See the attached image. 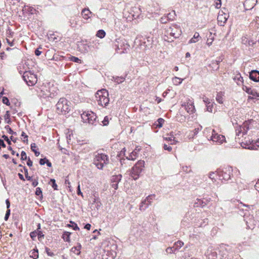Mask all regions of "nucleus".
<instances>
[{"instance_id":"f257e3e1","label":"nucleus","mask_w":259,"mask_h":259,"mask_svg":"<svg viewBox=\"0 0 259 259\" xmlns=\"http://www.w3.org/2000/svg\"><path fill=\"white\" fill-rule=\"evenodd\" d=\"M181 34L182 30L180 27L177 24H174L165 30L163 39L165 41L171 42L174 38H178Z\"/></svg>"},{"instance_id":"f03ea898","label":"nucleus","mask_w":259,"mask_h":259,"mask_svg":"<svg viewBox=\"0 0 259 259\" xmlns=\"http://www.w3.org/2000/svg\"><path fill=\"white\" fill-rule=\"evenodd\" d=\"M70 102L66 99L61 98L56 104L57 112L59 114L65 115L70 110Z\"/></svg>"},{"instance_id":"7ed1b4c3","label":"nucleus","mask_w":259,"mask_h":259,"mask_svg":"<svg viewBox=\"0 0 259 259\" xmlns=\"http://www.w3.org/2000/svg\"><path fill=\"white\" fill-rule=\"evenodd\" d=\"M109 94L106 89H102L97 92L95 95L96 99L99 105L107 106L109 102Z\"/></svg>"},{"instance_id":"20e7f679","label":"nucleus","mask_w":259,"mask_h":259,"mask_svg":"<svg viewBox=\"0 0 259 259\" xmlns=\"http://www.w3.org/2000/svg\"><path fill=\"white\" fill-rule=\"evenodd\" d=\"M145 161L144 160L138 161L132 167L130 176L135 180L139 179L141 173L144 169Z\"/></svg>"},{"instance_id":"39448f33","label":"nucleus","mask_w":259,"mask_h":259,"mask_svg":"<svg viewBox=\"0 0 259 259\" xmlns=\"http://www.w3.org/2000/svg\"><path fill=\"white\" fill-rule=\"evenodd\" d=\"M93 163L98 169H102L109 163L108 156L105 154L97 153L95 155Z\"/></svg>"},{"instance_id":"423d86ee","label":"nucleus","mask_w":259,"mask_h":259,"mask_svg":"<svg viewBox=\"0 0 259 259\" xmlns=\"http://www.w3.org/2000/svg\"><path fill=\"white\" fill-rule=\"evenodd\" d=\"M115 46L117 53H127L130 50V45L124 39H116L115 42Z\"/></svg>"},{"instance_id":"0eeeda50","label":"nucleus","mask_w":259,"mask_h":259,"mask_svg":"<svg viewBox=\"0 0 259 259\" xmlns=\"http://www.w3.org/2000/svg\"><path fill=\"white\" fill-rule=\"evenodd\" d=\"M81 118L84 122L90 124H94L96 121L97 116L95 113L91 111L83 112L81 115Z\"/></svg>"},{"instance_id":"6e6552de","label":"nucleus","mask_w":259,"mask_h":259,"mask_svg":"<svg viewBox=\"0 0 259 259\" xmlns=\"http://www.w3.org/2000/svg\"><path fill=\"white\" fill-rule=\"evenodd\" d=\"M23 78L29 86L34 85L37 81L36 75L30 71H25L23 73Z\"/></svg>"},{"instance_id":"1a4fd4ad","label":"nucleus","mask_w":259,"mask_h":259,"mask_svg":"<svg viewBox=\"0 0 259 259\" xmlns=\"http://www.w3.org/2000/svg\"><path fill=\"white\" fill-rule=\"evenodd\" d=\"M155 197V195H150L144 200H142L140 204V210L144 211L148 208V207L152 204V201L154 199Z\"/></svg>"},{"instance_id":"9d476101","label":"nucleus","mask_w":259,"mask_h":259,"mask_svg":"<svg viewBox=\"0 0 259 259\" xmlns=\"http://www.w3.org/2000/svg\"><path fill=\"white\" fill-rule=\"evenodd\" d=\"M250 121H245L241 125H239L236 127V133L237 136H239L240 134L242 133L243 135L246 134L247 131L250 128Z\"/></svg>"},{"instance_id":"9b49d317","label":"nucleus","mask_w":259,"mask_h":259,"mask_svg":"<svg viewBox=\"0 0 259 259\" xmlns=\"http://www.w3.org/2000/svg\"><path fill=\"white\" fill-rule=\"evenodd\" d=\"M37 93L40 97L43 98H47L49 97L53 98L55 96L54 94L50 93V91L46 86L42 87L41 88L39 89L37 91Z\"/></svg>"},{"instance_id":"f8f14e48","label":"nucleus","mask_w":259,"mask_h":259,"mask_svg":"<svg viewBox=\"0 0 259 259\" xmlns=\"http://www.w3.org/2000/svg\"><path fill=\"white\" fill-rule=\"evenodd\" d=\"M232 171V167H228L224 169V170L220 172L219 174V178L221 180L227 181L231 178V173Z\"/></svg>"},{"instance_id":"ddd939ff","label":"nucleus","mask_w":259,"mask_h":259,"mask_svg":"<svg viewBox=\"0 0 259 259\" xmlns=\"http://www.w3.org/2000/svg\"><path fill=\"white\" fill-rule=\"evenodd\" d=\"M210 138V140L212 142L217 143L219 144H222L226 141L225 136L222 135H219L214 130H213L212 131L211 136Z\"/></svg>"},{"instance_id":"4468645a","label":"nucleus","mask_w":259,"mask_h":259,"mask_svg":"<svg viewBox=\"0 0 259 259\" xmlns=\"http://www.w3.org/2000/svg\"><path fill=\"white\" fill-rule=\"evenodd\" d=\"M229 18L228 14L221 10L219 12L217 18L218 24L221 26H224Z\"/></svg>"},{"instance_id":"2eb2a0df","label":"nucleus","mask_w":259,"mask_h":259,"mask_svg":"<svg viewBox=\"0 0 259 259\" xmlns=\"http://www.w3.org/2000/svg\"><path fill=\"white\" fill-rule=\"evenodd\" d=\"M182 106L184 107L187 112L190 114L194 113L195 111L194 103L190 99H188L186 102H184L182 104Z\"/></svg>"},{"instance_id":"dca6fc26","label":"nucleus","mask_w":259,"mask_h":259,"mask_svg":"<svg viewBox=\"0 0 259 259\" xmlns=\"http://www.w3.org/2000/svg\"><path fill=\"white\" fill-rule=\"evenodd\" d=\"M257 0H245L243 5L246 10L252 9L256 5Z\"/></svg>"},{"instance_id":"f3484780","label":"nucleus","mask_w":259,"mask_h":259,"mask_svg":"<svg viewBox=\"0 0 259 259\" xmlns=\"http://www.w3.org/2000/svg\"><path fill=\"white\" fill-rule=\"evenodd\" d=\"M242 89L247 94L252 95L253 96L252 98L255 97H259V93H257L254 89L246 85H243ZM249 98L251 99V98L249 97Z\"/></svg>"},{"instance_id":"a211bd4d","label":"nucleus","mask_w":259,"mask_h":259,"mask_svg":"<svg viewBox=\"0 0 259 259\" xmlns=\"http://www.w3.org/2000/svg\"><path fill=\"white\" fill-rule=\"evenodd\" d=\"M233 79L236 82L237 85L242 87L243 85H244L243 84V78L242 77L240 73L237 72L236 74H235L233 77Z\"/></svg>"},{"instance_id":"6ab92c4d","label":"nucleus","mask_w":259,"mask_h":259,"mask_svg":"<svg viewBox=\"0 0 259 259\" xmlns=\"http://www.w3.org/2000/svg\"><path fill=\"white\" fill-rule=\"evenodd\" d=\"M207 259H218L216 251L212 248L208 249L206 253Z\"/></svg>"},{"instance_id":"aec40b11","label":"nucleus","mask_w":259,"mask_h":259,"mask_svg":"<svg viewBox=\"0 0 259 259\" xmlns=\"http://www.w3.org/2000/svg\"><path fill=\"white\" fill-rule=\"evenodd\" d=\"M249 78L254 81H259V71L255 70H252L250 72Z\"/></svg>"},{"instance_id":"412c9836","label":"nucleus","mask_w":259,"mask_h":259,"mask_svg":"<svg viewBox=\"0 0 259 259\" xmlns=\"http://www.w3.org/2000/svg\"><path fill=\"white\" fill-rule=\"evenodd\" d=\"M244 221H245L246 225L249 229H251L255 225V221L253 218L252 215L250 216L248 219H247L246 215H245Z\"/></svg>"},{"instance_id":"4be33fe9","label":"nucleus","mask_w":259,"mask_h":259,"mask_svg":"<svg viewBox=\"0 0 259 259\" xmlns=\"http://www.w3.org/2000/svg\"><path fill=\"white\" fill-rule=\"evenodd\" d=\"M92 14V13L89 9L85 8L82 10L81 15L84 19L87 20L90 18L91 17V15Z\"/></svg>"},{"instance_id":"5701e85b","label":"nucleus","mask_w":259,"mask_h":259,"mask_svg":"<svg viewBox=\"0 0 259 259\" xmlns=\"http://www.w3.org/2000/svg\"><path fill=\"white\" fill-rule=\"evenodd\" d=\"M140 150V149L138 150L136 149L134 151L132 152L128 156H126V159L131 160H135L138 157V151Z\"/></svg>"},{"instance_id":"b1692460","label":"nucleus","mask_w":259,"mask_h":259,"mask_svg":"<svg viewBox=\"0 0 259 259\" xmlns=\"http://www.w3.org/2000/svg\"><path fill=\"white\" fill-rule=\"evenodd\" d=\"M164 139L166 141L170 142L171 144H176L177 143H178V141L175 140V138L172 134L167 135L166 137H165Z\"/></svg>"},{"instance_id":"393cba45","label":"nucleus","mask_w":259,"mask_h":259,"mask_svg":"<svg viewBox=\"0 0 259 259\" xmlns=\"http://www.w3.org/2000/svg\"><path fill=\"white\" fill-rule=\"evenodd\" d=\"M29 256L33 259H37L38 257V252L37 249H33L29 252Z\"/></svg>"},{"instance_id":"a878e982","label":"nucleus","mask_w":259,"mask_h":259,"mask_svg":"<svg viewBox=\"0 0 259 259\" xmlns=\"http://www.w3.org/2000/svg\"><path fill=\"white\" fill-rule=\"evenodd\" d=\"M81 248V245L80 244H78L77 246L73 247L71 248V251L73 252L74 254L78 255L80 253V249Z\"/></svg>"},{"instance_id":"bb28decb","label":"nucleus","mask_w":259,"mask_h":259,"mask_svg":"<svg viewBox=\"0 0 259 259\" xmlns=\"http://www.w3.org/2000/svg\"><path fill=\"white\" fill-rule=\"evenodd\" d=\"M200 37L199 34L198 32H195L193 35V37L190 39L189 43H195L198 41V38Z\"/></svg>"},{"instance_id":"cd10ccee","label":"nucleus","mask_w":259,"mask_h":259,"mask_svg":"<svg viewBox=\"0 0 259 259\" xmlns=\"http://www.w3.org/2000/svg\"><path fill=\"white\" fill-rule=\"evenodd\" d=\"M224 94L222 92L218 93L216 96V100L220 104H223L224 102Z\"/></svg>"},{"instance_id":"c85d7f7f","label":"nucleus","mask_w":259,"mask_h":259,"mask_svg":"<svg viewBox=\"0 0 259 259\" xmlns=\"http://www.w3.org/2000/svg\"><path fill=\"white\" fill-rule=\"evenodd\" d=\"M94 205H95V207H96L97 209H98L101 206V203L98 198H95L94 199V201L92 204L91 207H94Z\"/></svg>"},{"instance_id":"c756f323","label":"nucleus","mask_w":259,"mask_h":259,"mask_svg":"<svg viewBox=\"0 0 259 259\" xmlns=\"http://www.w3.org/2000/svg\"><path fill=\"white\" fill-rule=\"evenodd\" d=\"M199 131V128H195L193 131H191L188 136L189 139L193 138V137L198 133Z\"/></svg>"},{"instance_id":"7c9ffc66","label":"nucleus","mask_w":259,"mask_h":259,"mask_svg":"<svg viewBox=\"0 0 259 259\" xmlns=\"http://www.w3.org/2000/svg\"><path fill=\"white\" fill-rule=\"evenodd\" d=\"M71 233L68 232H65L63 235H62V238L64 239V241L66 242H70V235Z\"/></svg>"},{"instance_id":"2f4dec72","label":"nucleus","mask_w":259,"mask_h":259,"mask_svg":"<svg viewBox=\"0 0 259 259\" xmlns=\"http://www.w3.org/2000/svg\"><path fill=\"white\" fill-rule=\"evenodd\" d=\"M183 245L184 243L183 242L178 241L174 244L173 246L175 248V250H177L179 249Z\"/></svg>"},{"instance_id":"473e14b6","label":"nucleus","mask_w":259,"mask_h":259,"mask_svg":"<svg viewBox=\"0 0 259 259\" xmlns=\"http://www.w3.org/2000/svg\"><path fill=\"white\" fill-rule=\"evenodd\" d=\"M121 178L122 176L121 175L113 176L112 179V183H116L118 184V183L121 180Z\"/></svg>"},{"instance_id":"72a5a7b5","label":"nucleus","mask_w":259,"mask_h":259,"mask_svg":"<svg viewBox=\"0 0 259 259\" xmlns=\"http://www.w3.org/2000/svg\"><path fill=\"white\" fill-rule=\"evenodd\" d=\"M183 81V79H181L179 77H175L172 78V82L175 85H179Z\"/></svg>"},{"instance_id":"f704fd0d","label":"nucleus","mask_w":259,"mask_h":259,"mask_svg":"<svg viewBox=\"0 0 259 259\" xmlns=\"http://www.w3.org/2000/svg\"><path fill=\"white\" fill-rule=\"evenodd\" d=\"M113 78L114 81L118 84L123 82L124 80H125V78L123 77L117 76V77H113Z\"/></svg>"},{"instance_id":"c9c22d12","label":"nucleus","mask_w":259,"mask_h":259,"mask_svg":"<svg viewBox=\"0 0 259 259\" xmlns=\"http://www.w3.org/2000/svg\"><path fill=\"white\" fill-rule=\"evenodd\" d=\"M106 33L105 31L103 30H99V31H98L96 34V36L101 38H103V37H104Z\"/></svg>"},{"instance_id":"e433bc0d","label":"nucleus","mask_w":259,"mask_h":259,"mask_svg":"<svg viewBox=\"0 0 259 259\" xmlns=\"http://www.w3.org/2000/svg\"><path fill=\"white\" fill-rule=\"evenodd\" d=\"M40 228V225L39 224L38 225V228L37 229V235L38 236V238L40 240V238H43L44 236V234L41 231H39V229Z\"/></svg>"},{"instance_id":"4c0bfd02","label":"nucleus","mask_w":259,"mask_h":259,"mask_svg":"<svg viewBox=\"0 0 259 259\" xmlns=\"http://www.w3.org/2000/svg\"><path fill=\"white\" fill-rule=\"evenodd\" d=\"M36 146L35 143L31 144V149L32 151H33L35 153L36 156H38L39 155V152L37 151L35 149Z\"/></svg>"},{"instance_id":"58836bf2","label":"nucleus","mask_w":259,"mask_h":259,"mask_svg":"<svg viewBox=\"0 0 259 259\" xmlns=\"http://www.w3.org/2000/svg\"><path fill=\"white\" fill-rule=\"evenodd\" d=\"M214 40V38L211 36V33H210V35L209 36V37L207 39L206 44L210 46L212 45V42Z\"/></svg>"},{"instance_id":"ea45409f","label":"nucleus","mask_w":259,"mask_h":259,"mask_svg":"<svg viewBox=\"0 0 259 259\" xmlns=\"http://www.w3.org/2000/svg\"><path fill=\"white\" fill-rule=\"evenodd\" d=\"M70 60L74 62H76V63H81V60L76 57L72 56L70 58Z\"/></svg>"},{"instance_id":"a19ab883","label":"nucleus","mask_w":259,"mask_h":259,"mask_svg":"<svg viewBox=\"0 0 259 259\" xmlns=\"http://www.w3.org/2000/svg\"><path fill=\"white\" fill-rule=\"evenodd\" d=\"M164 120L162 118H159L157 120L158 124L156 125V126L158 127H162L163 123H164Z\"/></svg>"},{"instance_id":"79ce46f5","label":"nucleus","mask_w":259,"mask_h":259,"mask_svg":"<svg viewBox=\"0 0 259 259\" xmlns=\"http://www.w3.org/2000/svg\"><path fill=\"white\" fill-rule=\"evenodd\" d=\"M221 0H215L214 6L217 9H219L221 7Z\"/></svg>"},{"instance_id":"37998d69","label":"nucleus","mask_w":259,"mask_h":259,"mask_svg":"<svg viewBox=\"0 0 259 259\" xmlns=\"http://www.w3.org/2000/svg\"><path fill=\"white\" fill-rule=\"evenodd\" d=\"M109 117L106 116L104 117V120L102 121L103 125L106 126L109 124Z\"/></svg>"},{"instance_id":"c03bdc74","label":"nucleus","mask_w":259,"mask_h":259,"mask_svg":"<svg viewBox=\"0 0 259 259\" xmlns=\"http://www.w3.org/2000/svg\"><path fill=\"white\" fill-rule=\"evenodd\" d=\"M255 146L259 147V139L255 142V145H252L251 146H249L248 147V149L251 150H254L256 149V148H255Z\"/></svg>"},{"instance_id":"a18cd8bd","label":"nucleus","mask_w":259,"mask_h":259,"mask_svg":"<svg viewBox=\"0 0 259 259\" xmlns=\"http://www.w3.org/2000/svg\"><path fill=\"white\" fill-rule=\"evenodd\" d=\"M50 183H51L52 187L54 189V190H57V185L56 184V181L55 179H51Z\"/></svg>"},{"instance_id":"49530a36","label":"nucleus","mask_w":259,"mask_h":259,"mask_svg":"<svg viewBox=\"0 0 259 259\" xmlns=\"http://www.w3.org/2000/svg\"><path fill=\"white\" fill-rule=\"evenodd\" d=\"M206 106L207 111L209 112H212L213 106V104H211L210 103V104H207Z\"/></svg>"},{"instance_id":"de8ad7c7","label":"nucleus","mask_w":259,"mask_h":259,"mask_svg":"<svg viewBox=\"0 0 259 259\" xmlns=\"http://www.w3.org/2000/svg\"><path fill=\"white\" fill-rule=\"evenodd\" d=\"M176 250H175L174 246L168 247L166 249V252L168 253H172L174 252Z\"/></svg>"},{"instance_id":"09e8293b","label":"nucleus","mask_w":259,"mask_h":259,"mask_svg":"<svg viewBox=\"0 0 259 259\" xmlns=\"http://www.w3.org/2000/svg\"><path fill=\"white\" fill-rule=\"evenodd\" d=\"M202 99H203V101L205 103L206 105L207 104H210L211 103L210 99L205 96H203L202 97Z\"/></svg>"},{"instance_id":"8fccbe9b","label":"nucleus","mask_w":259,"mask_h":259,"mask_svg":"<svg viewBox=\"0 0 259 259\" xmlns=\"http://www.w3.org/2000/svg\"><path fill=\"white\" fill-rule=\"evenodd\" d=\"M3 103L7 105H10V102L8 98L4 97L2 99Z\"/></svg>"},{"instance_id":"3c124183","label":"nucleus","mask_w":259,"mask_h":259,"mask_svg":"<svg viewBox=\"0 0 259 259\" xmlns=\"http://www.w3.org/2000/svg\"><path fill=\"white\" fill-rule=\"evenodd\" d=\"M35 194L37 196H42V191L41 189L39 187L36 188L35 191Z\"/></svg>"},{"instance_id":"603ef678","label":"nucleus","mask_w":259,"mask_h":259,"mask_svg":"<svg viewBox=\"0 0 259 259\" xmlns=\"http://www.w3.org/2000/svg\"><path fill=\"white\" fill-rule=\"evenodd\" d=\"M168 17H162L160 18V21L162 23H166L167 21H168Z\"/></svg>"},{"instance_id":"864d4df0","label":"nucleus","mask_w":259,"mask_h":259,"mask_svg":"<svg viewBox=\"0 0 259 259\" xmlns=\"http://www.w3.org/2000/svg\"><path fill=\"white\" fill-rule=\"evenodd\" d=\"M21 159L23 160H26L27 159V155H26V153L24 151H22L21 153Z\"/></svg>"},{"instance_id":"5fc2aeb1","label":"nucleus","mask_w":259,"mask_h":259,"mask_svg":"<svg viewBox=\"0 0 259 259\" xmlns=\"http://www.w3.org/2000/svg\"><path fill=\"white\" fill-rule=\"evenodd\" d=\"M30 236L31 238L34 240V238L36 237L37 235V230L32 232H31L30 234Z\"/></svg>"},{"instance_id":"6e6d98bb","label":"nucleus","mask_w":259,"mask_h":259,"mask_svg":"<svg viewBox=\"0 0 259 259\" xmlns=\"http://www.w3.org/2000/svg\"><path fill=\"white\" fill-rule=\"evenodd\" d=\"M10 215V210L9 209H7V211H6V213L5 214V221H7L9 216Z\"/></svg>"},{"instance_id":"4d7b16f0","label":"nucleus","mask_w":259,"mask_h":259,"mask_svg":"<svg viewBox=\"0 0 259 259\" xmlns=\"http://www.w3.org/2000/svg\"><path fill=\"white\" fill-rule=\"evenodd\" d=\"M77 194L78 195H80L83 197V194L80 191V185L78 184L77 186Z\"/></svg>"},{"instance_id":"13d9d810","label":"nucleus","mask_w":259,"mask_h":259,"mask_svg":"<svg viewBox=\"0 0 259 259\" xmlns=\"http://www.w3.org/2000/svg\"><path fill=\"white\" fill-rule=\"evenodd\" d=\"M163 148L165 150H167L168 151H171L172 148L170 146L167 145L166 144H164Z\"/></svg>"},{"instance_id":"bf43d9fd","label":"nucleus","mask_w":259,"mask_h":259,"mask_svg":"<svg viewBox=\"0 0 259 259\" xmlns=\"http://www.w3.org/2000/svg\"><path fill=\"white\" fill-rule=\"evenodd\" d=\"M248 39L246 37H243L242 38V44L247 45H248Z\"/></svg>"},{"instance_id":"052dcab7","label":"nucleus","mask_w":259,"mask_h":259,"mask_svg":"<svg viewBox=\"0 0 259 259\" xmlns=\"http://www.w3.org/2000/svg\"><path fill=\"white\" fill-rule=\"evenodd\" d=\"M47 160V159L46 158L40 159L39 160V164L42 165H44L46 163Z\"/></svg>"},{"instance_id":"680f3d73","label":"nucleus","mask_w":259,"mask_h":259,"mask_svg":"<svg viewBox=\"0 0 259 259\" xmlns=\"http://www.w3.org/2000/svg\"><path fill=\"white\" fill-rule=\"evenodd\" d=\"M72 223V226L71 227L73 228V230H79V228L78 227L77 225L76 224L74 223H72V222H71Z\"/></svg>"},{"instance_id":"e2e57ef3","label":"nucleus","mask_w":259,"mask_h":259,"mask_svg":"<svg viewBox=\"0 0 259 259\" xmlns=\"http://www.w3.org/2000/svg\"><path fill=\"white\" fill-rule=\"evenodd\" d=\"M3 138H4V139L7 142V143H8V144L10 145L11 143V141H10V140L9 139L8 137L5 135H4L3 136Z\"/></svg>"},{"instance_id":"0e129e2a","label":"nucleus","mask_w":259,"mask_h":259,"mask_svg":"<svg viewBox=\"0 0 259 259\" xmlns=\"http://www.w3.org/2000/svg\"><path fill=\"white\" fill-rule=\"evenodd\" d=\"M72 135V133H69V134H67V136H66V138H67V142L68 143L69 142V141H71V135Z\"/></svg>"},{"instance_id":"69168bd1","label":"nucleus","mask_w":259,"mask_h":259,"mask_svg":"<svg viewBox=\"0 0 259 259\" xmlns=\"http://www.w3.org/2000/svg\"><path fill=\"white\" fill-rule=\"evenodd\" d=\"M5 127H6V128H7L8 130V131L9 134H13L14 133L13 132V131H12V130L11 128V127L9 125H7Z\"/></svg>"},{"instance_id":"338daca9","label":"nucleus","mask_w":259,"mask_h":259,"mask_svg":"<svg viewBox=\"0 0 259 259\" xmlns=\"http://www.w3.org/2000/svg\"><path fill=\"white\" fill-rule=\"evenodd\" d=\"M183 169L184 171L187 172H189L190 171V168L187 166H185V167H183Z\"/></svg>"},{"instance_id":"774afa93","label":"nucleus","mask_w":259,"mask_h":259,"mask_svg":"<svg viewBox=\"0 0 259 259\" xmlns=\"http://www.w3.org/2000/svg\"><path fill=\"white\" fill-rule=\"evenodd\" d=\"M32 163H33L32 161L29 158L28 160H27V165L29 166H31L32 165Z\"/></svg>"}]
</instances>
